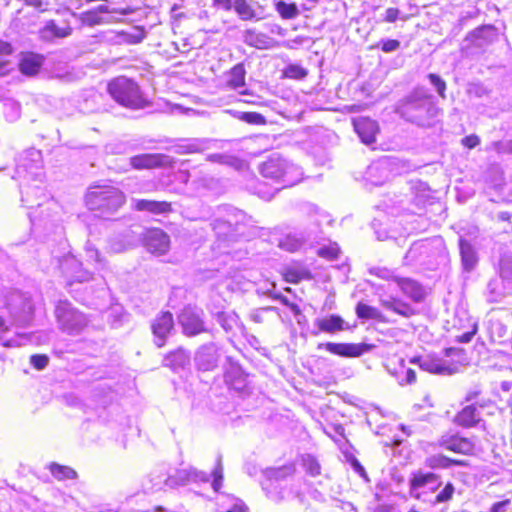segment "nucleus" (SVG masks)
<instances>
[{
    "instance_id": "1",
    "label": "nucleus",
    "mask_w": 512,
    "mask_h": 512,
    "mask_svg": "<svg viewBox=\"0 0 512 512\" xmlns=\"http://www.w3.org/2000/svg\"><path fill=\"white\" fill-rule=\"evenodd\" d=\"M397 111L407 121L419 126H430L439 109L432 102V96L425 89L418 88L401 101Z\"/></svg>"
},
{
    "instance_id": "2",
    "label": "nucleus",
    "mask_w": 512,
    "mask_h": 512,
    "mask_svg": "<svg viewBox=\"0 0 512 512\" xmlns=\"http://www.w3.org/2000/svg\"><path fill=\"white\" fill-rule=\"evenodd\" d=\"M125 200L124 193L110 185L92 186L85 197L87 207L105 218L114 214Z\"/></svg>"
},
{
    "instance_id": "3",
    "label": "nucleus",
    "mask_w": 512,
    "mask_h": 512,
    "mask_svg": "<svg viewBox=\"0 0 512 512\" xmlns=\"http://www.w3.org/2000/svg\"><path fill=\"white\" fill-rule=\"evenodd\" d=\"M260 172L263 177L281 184V187L276 188L275 191L292 187L303 178L301 167L278 155H273L263 162Z\"/></svg>"
},
{
    "instance_id": "4",
    "label": "nucleus",
    "mask_w": 512,
    "mask_h": 512,
    "mask_svg": "<svg viewBox=\"0 0 512 512\" xmlns=\"http://www.w3.org/2000/svg\"><path fill=\"white\" fill-rule=\"evenodd\" d=\"M429 373L451 375L469 365L466 354H420L411 359Z\"/></svg>"
},
{
    "instance_id": "5",
    "label": "nucleus",
    "mask_w": 512,
    "mask_h": 512,
    "mask_svg": "<svg viewBox=\"0 0 512 512\" xmlns=\"http://www.w3.org/2000/svg\"><path fill=\"white\" fill-rule=\"evenodd\" d=\"M108 92L120 105L139 109L146 104L139 86L136 82L126 77H118L108 84Z\"/></svg>"
},
{
    "instance_id": "6",
    "label": "nucleus",
    "mask_w": 512,
    "mask_h": 512,
    "mask_svg": "<svg viewBox=\"0 0 512 512\" xmlns=\"http://www.w3.org/2000/svg\"><path fill=\"white\" fill-rule=\"evenodd\" d=\"M5 309L15 325L26 326L33 321L34 302L27 293L18 290L9 292L5 297Z\"/></svg>"
},
{
    "instance_id": "7",
    "label": "nucleus",
    "mask_w": 512,
    "mask_h": 512,
    "mask_svg": "<svg viewBox=\"0 0 512 512\" xmlns=\"http://www.w3.org/2000/svg\"><path fill=\"white\" fill-rule=\"evenodd\" d=\"M59 328L68 334L80 333L88 323L86 316L68 301H59L55 308Z\"/></svg>"
},
{
    "instance_id": "8",
    "label": "nucleus",
    "mask_w": 512,
    "mask_h": 512,
    "mask_svg": "<svg viewBox=\"0 0 512 512\" xmlns=\"http://www.w3.org/2000/svg\"><path fill=\"white\" fill-rule=\"evenodd\" d=\"M42 177V155L35 148L23 151L16 158L14 179L40 180Z\"/></svg>"
},
{
    "instance_id": "9",
    "label": "nucleus",
    "mask_w": 512,
    "mask_h": 512,
    "mask_svg": "<svg viewBox=\"0 0 512 512\" xmlns=\"http://www.w3.org/2000/svg\"><path fill=\"white\" fill-rule=\"evenodd\" d=\"M59 270L68 285L93 279L92 272L84 269L82 263L72 254H67L59 260Z\"/></svg>"
},
{
    "instance_id": "10",
    "label": "nucleus",
    "mask_w": 512,
    "mask_h": 512,
    "mask_svg": "<svg viewBox=\"0 0 512 512\" xmlns=\"http://www.w3.org/2000/svg\"><path fill=\"white\" fill-rule=\"evenodd\" d=\"M9 332V325L2 315H0V342L6 348H16L25 346L26 343L40 344L45 341L47 336L43 333H16L13 338L5 339L4 336Z\"/></svg>"
},
{
    "instance_id": "11",
    "label": "nucleus",
    "mask_w": 512,
    "mask_h": 512,
    "mask_svg": "<svg viewBox=\"0 0 512 512\" xmlns=\"http://www.w3.org/2000/svg\"><path fill=\"white\" fill-rule=\"evenodd\" d=\"M173 164V159L165 154L145 153L132 156L129 159V166L135 170L154 169L167 167Z\"/></svg>"
},
{
    "instance_id": "12",
    "label": "nucleus",
    "mask_w": 512,
    "mask_h": 512,
    "mask_svg": "<svg viewBox=\"0 0 512 512\" xmlns=\"http://www.w3.org/2000/svg\"><path fill=\"white\" fill-rule=\"evenodd\" d=\"M438 445L446 450L464 455L472 454L475 448V443L471 439L451 432L443 434L438 439Z\"/></svg>"
},
{
    "instance_id": "13",
    "label": "nucleus",
    "mask_w": 512,
    "mask_h": 512,
    "mask_svg": "<svg viewBox=\"0 0 512 512\" xmlns=\"http://www.w3.org/2000/svg\"><path fill=\"white\" fill-rule=\"evenodd\" d=\"M201 315V311L191 307H187L182 310L178 316V321L186 335L192 336L204 331V324Z\"/></svg>"
},
{
    "instance_id": "14",
    "label": "nucleus",
    "mask_w": 512,
    "mask_h": 512,
    "mask_svg": "<svg viewBox=\"0 0 512 512\" xmlns=\"http://www.w3.org/2000/svg\"><path fill=\"white\" fill-rule=\"evenodd\" d=\"M146 249L156 255H164L170 248V238L161 229H151L144 236Z\"/></svg>"
},
{
    "instance_id": "15",
    "label": "nucleus",
    "mask_w": 512,
    "mask_h": 512,
    "mask_svg": "<svg viewBox=\"0 0 512 512\" xmlns=\"http://www.w3.org/2000/svg\"><path fill=\"white\" fill-rule=\"evenodd\" d=\"M174 327L173 316L170 312L161 313L152 324V331L155 337V344L158 348L163 347L166 338Z\"/></svg>"
},
{
    "instance_id": "16",
    "label": "nucleus",
    "mask_w": 512,
    "mask_h": 512,
    "mask_svg": "<svg viewBox=\"0 0 512 512\" xmlns=\"http://www.w3.org/2000/svg\"><path fill=\"white\" fill-rule=\"evenodd\" d=\"M386 356L384 366L390 374L396 377H400L405 374L406 383H412L415 381V372L411 368H407L405 366L404 359L401 358L399 354H386Z\"/></svg>"
},
{
    "instance_id": "17",
    "label": "nucleus",
    "mask_w": 512,
    "mask_h": 512,
    "mask_svg": "<svg viewBox=\"0 0 512 512\" xmlns=\"http://www.w3.org/2000/svg\"><path fill=\"white\" fill-rule=\"evenodd\" d=\"M212 142L213 141L208 138L181 139L173 145L172 149L175 153L180 155L202 153L210 149Z\"/></svg>"
},
{
    "instance_id": "18",
    "label": "nucleus",
    "mask_w": 512,
    "mask_h": 512,
    "mask_svg": "<svg viewBox=\"0 0 512 512\" xmlns=\"http://www.w3.org/2000/svg\"><path fill=\"white\" fill-rule=\"evenodd\" d=\"M354 129L360 137L361 141L366 145H370L376 141L378 132V124L376 121L361 117L353 121Z\"/></svg>"
},
{
    "instance_id": "19",
    "label": "nucleus",
    "mask_w": 512,
    "mask_h": 512,
    "mask_svg": "<svg viewBox=\"0 0 512 512\" xmlns=\"http://www.w3.org/2000/svg\"><path fill=\"white\" fill-rule=\"evenodd\" d=\"M132 207L136 211L147 212L153 215H166L172 211L170 202L149 199H134Z\"/></svg>"
},
{
    "instance_id": "20",
    "label": "nucleus",
    "mask_w": 512,
    "mask_h": 512,
    "mask_svg": "<svg viewBox=\"0 0 512 512\" xmlns=\"http://www.w3.org/2000/svg\"><path fill=\"white\" fill-rule=\"evenodd\" d=\"M468 39L477 47H485L498 39V30L493 25H484L473 30Z\"/></svg>"
},
{
    "instance_id": "21",
    "label": "nucleus",
    "mask_w": 512,
    "mask_h": 512,
    "mask_svg": "<svg viewBox=\"0 0 512 512\" xmlns=\"http://www.w3.org/2000/svg\"><path fill=\"white\" fill-rule=\"evenodd\" d=\"M441 485L439 476L432 472L423 473L421 471L415 472L410 479L411 493L421 488H428L436 490Z\"/></svg>"
},
{
    "instance_id": "22",
    "label": "nucleus",
    "mask_w": 512,
    "mask_h": 512,
    "mask_svg": "<svg viewBox=\"0 0 512 512\" xmlns=\"http://www.w3.org/2000/svg\"><path fill=\"white\" fill-rule=\"evenodd\" d=\"M315 325L319 328V330L327 333L349 330L352 327L341 316L335 314L317 318Z\"/></svg>"
},
{
    "instance_id": "23",
    "label": "nucleus",
    "mask_w": 512,
    "mask_h": 512,
    "mask_svg": "<svg viewBox=\"0 0 512 512\" xmlns=\"http://www.w3.org/2000/svg\"><path fill=\"white\" fill-rule=\"evenodd\" d=\"M226 381L231 383L234 389L240 390L245 386L246 374L241 366L232 357H227Z\"/></svg>"
},
{
    "instance_id": "24",
    "label": "nucleus",
    "mask_w": 512,
    "mask_h": 512,
    "mask_svg": "<svg viewBox=\"0 0 512 512\" xmlns=\"http://www.w3.org/2000/svg\"><path fill=\"white\" fill-rule=\"evenodd\" d=\"M44 58L36 53H24L19 61V70L27 76L36 75L43 65Z\"/></svg>"
},
{
    "instance_id": "25",
    "label": "nucleus",
    "mask_w": 512,
    "mask_h": 512,
    "mask_svg": "<svg viewBox=\"0 0 512 512\" xmlns=\"http://www.w3.org/2000/svg\"><path fill=\"white\" fill-rule=\"evenodd\" d=\"M454 421L464 428L474 427L481 421L480 411L476 406L468 405L456 414Z\"/></svg>"
},
{
    "instance_id": "26",
    "label": "nucleus",
    "mask_w": 512,
    "mask_h": 512,
    "mask_svg": "<svg viewBox=\"0 0 512 512\" xmlns=\"http://www.w3.org/2000/svg\"><path fill=\"white\" fill-rule=\"evenodd\" d=\"M397 284L404 294L409 296L416 302H420L424 298L423 288L419 283L410 278H397Z\"/></svg>"
},
{
    "instance_id": "27",
    "label": "nucleus",
    "mask_w": 512,
    "mask_h": 512,
    "mask_svg": "<svg viewBox=\"0 0 512 512\" xmlns=\"http://www.w3.org/2000/svg\"><path fill=\"white\" fill-rule=\"evenodd\" d=\"M462 265L466 271H471L477 264L478 258L473 246L465 239L459 241Z\"/></svg>"
},
{
    "instance_id": "28",
    "label": "nucleus",
    "mask_w": 512,
    "mask_h": 512,
    "mask_svg": "<svg viewBox=\"0 0 512 512\" xmlns=\"http://www.w3.org/2000/svg\"><path fill=\"white\" fill-rule=\"evenodd\" d=\"M71 33V28L69 26L59 27L54 21H49L46 25L40 30L41 38L45 40H52L53 38H63Z\"/></svg>"
},
{
    "instance_id": "29",
    "label": "nucleus",
    "mask_w": 512,
    "mask_h": 512,
    "mask_svg": "<svg viewBox=\"0 0 512 512\" xmlns=\"http://www.w3.org/2000/svg\"><path fill=\"white\" fill-rule=\"evenodd\" d=\"M380 303L385 309L405 317L410 316L413 311L410 305L394 297L382 298Z\"/></svg>"
},
{
    "instance_id": "30",
    "label": "nucleus",
    "mask_w": 512,
    "mask_h": 512,
    "mask_svg": "<svg viewBox=\"0 0 512 512\" xmlns=\"http://www.w3.org/2000/svg\"><path fill=\"white\" fill-rule=\"evenodd\" d=\"M425 464L432 469L449 468L452 465L464 466L466 463L463 460H454L444 455H432L426 458Z\"/></svg>"
},
{
    "instance_id": "31",
    "label": "nucleus",
    "mask_w": 512,
    "mask_h": 512,
    "mask_svg": "<svg viewBox=\"0 0 512 512\" xmlns=\"http://www.w3.org/2000/svg\"><path fill=\"white\" fill-rule=\"evenodd\" d=\"M245 69L242 64L235 65L228 73L226 86L230 89H238L245 86Z\"/></svg>"
},
{
    "instance_id": "32",
    "label": "nucleus",
    "mask_w": 512,
    "mask_h": 512,
    "mask_svg": "<svg viewBox=\"0 0 512 512\" xmlns=\"http://www.w3.org/2000/svg\"><path fill=\"white\" fill-rule=\"evenodd\" d=\"M225 113L243 122L253 125H263L266 123L265 117L257 112H241L233 109L225 110Z\"/></svg>"
},
{
    "instance_id": "33",
    "label": "nucleus",
    "mask_w": 512,
    "mask_h": 512,
    "mask_svg": "<svg viewBox=\"0 0 512 512\" xmlns=\"http://www.w3.org/2000/svg\"><path fill=\"white\" fill-rule=\"evenodd\" d=\"M358 318L363 320L383 321L382 313L375 307L359 302L355 308Z\"/></svg>"
},
{
    "instance_id": "34",
    "label": "nucleus",
    "mask_w": 512,
    "mask_h": 512,
    "mask_svg": "<svg viewBox=\"0 0 512 512\" xmlns=\"http://www.w3.org/2000/svg\"><path fill=\"white\" fill-rule=\"evenodd\" d=\"M275 9L283 19H295L298 17L299 10L295 3H287L284 0H275Z\"/></svg>"
},
{
    "instance_id": "35",
    "label": "nucleus",
    "mask_w": 512,
    "mask_h": 512,
    "mask_svg": "<svg viewBox=\"0 0 512 512\" xmlns=\"http://www.w3.org/2000/svg\"><path fill=\"white\" fill-rule=\"evenodd\" d=\"M51 474L59 481L66 479H75L77 472L68 466L59 465L57 463H51L49 466Z\"/></svg>"
},
{
    "instance_id": "36",
    "label": "nucleus",
    "mask_w": 512,
    "mask_h": 512,
    "mask_svg": "<svg viewBox=\"0 0 512 512\" xmlns=\"http://www.w3.org/2000/svg\"><path fill=\"white\" fill-rule=\"evenodd\" d=\"M217 322L226 332H230L239 325V316L235 312H220L217 314Z\"/></svg>"
},
{
    "instance_id": "37",
    "label": "nucleus",
    "mask_w": 512,
    "mask_h": 512,
    "mask_svg": "<svg viewBox=\"0 0 512 512\" xmlns=\"http://www.w3.org/2000/svg\"><path fill=\"white\" fill-rule=\"evenodd\" d=\"M13 52L10 43L0 40V76L6 75L10 71V62L6 59Z\"/></svg>"
},
{
    "instance_id": "38",
    "label": "nucleus",
    "mask_w": 512,
    "mask_h": 512,
    "mask_svg": "<svg viewBox=\"0 0 512 512\" xmlns=\"http://www.w3.org/2000/svg\"><path fill=\"white\" fill-rule=\"evenodd\" d=\"M234 9L242 20H251L253 18H257L256 11L245 0H236Z\"/></svg>"
},
{
    "instance_id": "39",
    "label": "nucleus",
    "mask_w": 512,
    "mask_h": 512,
    "mask_svg": "<svg viewBox=\"0 0 512 512\" xmlns=\"http://www.w3.org/2000/svg\"><path fill=\"white\" fill-rule=\"evenodd\" d=\"M302 465L306 473L311 477H316L321 474V466L318 460L310 454H305L302 456Z\"/></svg>"
},
{
    "instance_id": "40",
    "label": "nucleus",
    "mask_w": 512,
    "mask_h": 512,
    "mask_svg": "<svg viewBox=\"0 0 512 512\" xmlns=\"http://www.w3.org/2000/svg\"><path fill=\"white\" fill-rule=\"evenodd\" d=\"M129 315L123 312L122 307H112L109 311L108 320L113 328H118L128 321Z\"/></svg>"
},
{
    "instance_id": "41",
    "label": "nucleus",
    "mask_w": 512,
    "mask_h": 512,
    "mask_svg": "<svg viewBox=\"0 0 512 512\" xmlns=\"http://www.w3.org/2000/svg\"><path fill=\"white\" fill-rule=\"evenodd\" d=\"M276 287V284L275 283H265L264 286H261L259 290L262 291L263 294H267L269 296H271L272 298L274 299H280L281 302L290 307L292 311H294L295 313H298L299 312V308L296 304H290L288 299L280 294H274L273 293V290L275 289Z\"/></svg>"
},
{
    "instance_id": "42",
    "label": "nucleus",
    "mask_w": 512,
    "mask_h": 512,
    "mask_svg": "<svg viewBox=\"0 0 512 512\" xmlns=\"http://www.w3.org/2000/svg\"><path fill=\"white\" fill-rule=\"evenodd\" d=\"M84 250L88 261H94L99 268H103L105 266V260L91 242H86Z\"/></svg>"
},
{
    "instance_id": "43",
    "label": "nucleus",
    "mask_w": 512,
    "mask_h": 512,
    "mask_svg": "<svg viewBox=\"0 0 512 512\" xmlns=\"http://www.w3.org/2000/svg\"><path fill=\"white\" fill-rule=\"evenodd\" d=\"M212 228L216 235L223 239H226L233 230L231 223L223 219L214 220L212 223Z\"/></svg>"
},
{
    "instance_id": "44",
    "label": "nucleus",
    "mask_w": 512,
    "mask_h": 512,
    "mask_svg": "<svg viewBox=\"0 0 512 512\" xmlns=\"http://www.w3.org/2000/svg\"><path fill=\"white\" fill-rule=\"evenodd\" d=\"M4 113L6 118L10 121H16L21 114L20 104L14 100H7L4 103Z\"/></svg>"
},
{
    "instance_id": "45",
    "label": "nucleus",
    "mask_w": 512,
    "mask_h": 512,
    "mask_svg": "<svg viewBox=\"0 0 512 512\" xmlns=\"http://www.w3.org/2000/svg\"><path fill=\"white\" fill-rule=\"evenodd\" d=\"M216 354H197L195 361L200 370L208 371L212 369L216 363Z\"/></svg>"
},
{
    "instance_id": "46",
    "label": "nucleus",
    "mask_w": 512,
    "mask_h": 512,
    "mask_svg": "<svg viewBox=\"0 0 512 512\" xmlns=\"http://www.w3.org/2000/svg\"><path fill=\"white\" fill-rule=\"evenodd\" d=\"M311 273L305 269L303 270H296V269H290L287 270L285 273V280L290 283H298L299 281L303 279H311Z\"/></svg>"
},
{
    "instance_id": "47",
    "label": "nucleus",
    "mask_w": 512,
    "mask_h": 512,
    "mask_svg": "<svg viewBox=\"0 0 512 512\" xmlns=\"http://www.w3.org/2000/svg\"><path fill=\"white\" fill-rule=\"evenodd\" d=\"M305 242L304 237H296L295 235H288L282 242L281 246L290 251H297Z\"/></svg>"
},
{
    "instance_id": "48",
    "label": "nucleus",
    "mask_w": 512,
    "mask_h": 512,
    "mask_svg": "<svg viewBox=\"0 0 512 512\" xmlns=\"http://www.w3.org/2000/svg\"><path fill=\"white\" fill-rule=\"evenodd\" d=\"M284 76L291 79H303L307 76V70L300 65L290 64L285 68Z\"/></svg>"
},
{
    "instance_id": "49",
    "label": "nucleus",
    "mask_w": 512,
    "mask_h": 512,
    "mask_svg": "<svg viewBox=\"0 0 512 512\" xmlns=\"http://www.w3.org/2000/svg\"><path fill=\"white\" fill-rule=\"evenodd\" d=\"M267 36L265 34H259L252 30H247L245 34V41L257 48H261L266 44Z\"/></svg>"
},
{
    "instance_id": "50",
    "label": "nucleus",
    "mask_w": 512,
    "mask_h": 512,
    "mask_svg": "<svg viewBox=\"0 0 512 512\" xmlns=\"http://www.w3.org/2000/svg\"><path fill=\"white\" fill-rule=\"evenodd\" d=\"M212 475L214 478L212 482V487L215 492H218L222 487L223 482V466L221 463V458H218L216 467L214 468Z\"/></svg>"
},
{
    "instance_id": "51",
    "label": "nucleus",
    "mask_w": 512,
    "mask_h": 512,
    "mask_svg": "<svg viewBox=\"0 0 512 512\" xmlns=\"http://www.w3.org/2000/svg\"><path fill=\"white\" fill-rule=\"evenodd\" d=\"M455 492L454 485L447 483L445 487L436 495L435 503H444L452 499Z\"/></svg>"
},
{
    "instance_id": "52",
    "label": "nucleus",
    "mask_w": 512,
    "mask_h": 512,
    "mask_svg": "<svg viewBox=\"0 0 512 512\" xmlns=\"http://www.w3.org/2000/svg\"><path fill=\"white\" fill-rule=\"evenodd\" d=\"M295 465L294 464H288L284 465L282 467L273 469L271 472V476L275 479H284L288 476H291L295 473Z\"/></svg>"
},
{
    "instance_id": "53",
    "label": "nucleus",
    "mask_w": 512,
    "mask_h": 512,
    "mask_svg": "<svg viewBox=\"0 0 512 512\" xmlns=\"http://www.w3.org/2000/svg\"><path fill=\"white\" fill-rule=\"evenodd\" d=\"M428 79L430 83L435 87L436 91L440 95V97L445 98L446 91V83L445 81L437 74L430 73L428 74Z\"/></svg>"
},
{
    "instance_id": "54",
    "label": "nucleus",
    "mask_w": 512,
    "mask_h": 512,
    "mask_svg": "<svg viewBox=\"0 0 512 512\" xmlns=\"http://www.w3.org/2000/svg\"><path fill=\"white\" fill-rule=\"evenodd\" d=\"M82 20H83L84 23H86V24H88L90 26L98 25V24L102 23V18L97 13V11H95L94 9L90 10V11H87V12H84L82 14Z\"/></svg>"
},
{
    "instance_id": "55",
    "label": "nucleus",
    "mask_w": 512,
    "mask_h": 512,
    "mask_svg": "<svg viewBox=\"0 0 512 512\" xmlns=\"http://www.w3.org/2000/svg\"><path fill=\"white\" fill-rule=\"evenodd\" d=\"M339 253V248L336 245L321 247L318 250V255L330 260L336 259Z\"/></svg>"
},
{
    "instance_id": "56",
    "label": "nucleus",
    "mask_w": 512,
    "mask_h": 512,
    "mask_svg": "<svg viewBox=\"0 0 512 512\" xmlns=\"http://www.w3.org/2000/svg\"><path fill=\"white\" fill-rule=\"evenodd\" d=\"M207 160L213 163L232 165L235 159L227 154L217 153L208 155Z\"/></svg>"
},
{
    "instance_id": "57",
    "label": "nucleus",
    "mask_w": 512,
    "mask_h": 512,
    "mask_svg": "<svg viewBox=\"0 0 512 512\" xmlns=\"http://www.w3.org/2000/svg\"><path fill=\"white\" fill-rule=\"evenodd\" d=\"M30 362L36 369L42 370L48 364V357L46 354H33L30 357Z\"/></svg>"
},
{
    "instance_id": "58",
    "label": "nucleus",
    "mask_w": 512,
    "mask_h": 512,
    "mask_svg": "<svg viewBox=\"0 0 512 512\" xmlns=\"http://www.w3.org/2000/svg\"><path fill=\"white\" fill-rule=\"evenodd\" d=\"M381 49L385 53H391L399 49L400 42L395 39H387L381 41Z\"/></svg>"
},
{
    "instance_id": "59",
    "label": "nucleus",
    "mask_w": 512,
    "mask_h": 512,
    "mask_svg": "<svg viewBox=\"0 0 512 512\" xmlns=\"http://www.w3.org/2000/svg\"><path fill=\"white\" fill-rule=\"evenodd\" d=\"M275 307H264L260 308L251 313V319L257 323H261L263 321V314L269 311H275Z\"/></svg>"
},
{
    "instance_id": "60",
    "label": "nucleus",
    "mask_w": 512,
    "mask_h": 512,
    "mask_svg": "<svg viewBox=\"0 0 512 512\" xmlns=\"http://www.w3.org/2000/svg\"><path fill=\"white\" fill-rule=\"evenodd\" d=\"M479 143H480L479 137L474 134L466 136L462 139V144L469 149L475 148Z\"/></svg>"
},
{
    "instance_id": "61",
    "label": "nucleus",
    "mask_w": 512,
    "mask_h": 512,
    "mask_svg": "<svg viewBox=\"0 0 512 512\" xmlns=\"http://www.w3.org/2000/svg\"><path fill=\"white\" fill-rule=\"evenodd\" d=\"M25 3L35 7L38 11H45L49 6L48 0H25Z\"/></svg>"
},
{
    "instance_id": "62",
    "label": "nucleus",
    "mask_w": 512,
    "mask_h": 512,
    "mask_svg": "<svg viewBox=\"0 0 512 512\" xmlns=\"http://www.w3.org/2000/svg\"><path fill=\"white\" fill-rule=\"evenodd\" d=\"M399 10L397 8H388L385 12V21L393 23L398 19Z\"/></svg>"
},
{
    "instance_id": "63",
    "label": "nucleus",
    "mask_w": 512,
    "mask_h": 512,
    "mask_svg": "<svg viewBox=\"0 0 512 512\" xmlns=\"http://www.w3.org/2000/svg\"><path fill=\"white\" fill-rule=\"evenodd\" d=\"M510 504V500H503V501H499V502H496L494 503L492 506H491V509L490 511L491 512H503L505 510V508Z\"/></svg>"
},
{
    "instance_id": "64",
    "label": "nucleus",
    "mask_w": 512,
    "mask_h": 512,
    "mask_svg": "<svg viewBox=\"0 0 512 512\" xmlns=\"http://www.w3.org/2000/svg\"><path fill=\"white\" fill-rule=\"evenodd\" d=\"M247 510L248 507L246 506V504L241 500H237L232 506V508L227 512H247Z\"/></svg>"
}]
</instances>
